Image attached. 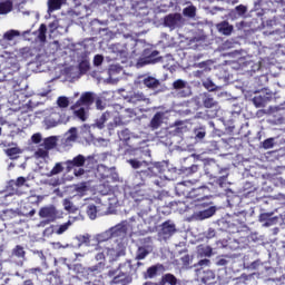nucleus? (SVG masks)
Segmentation results:
<instances>
[{
    "label": "nucleus",
    "mask_w": 285,
    "mask_h": 285,
    "mask_svg": "<svg viewBox=\"0 0 285 285\" xmlns=\"http://www.w3.org/2000/svg\"><path fill=\"white\" fill-rule=\"evenodd\" d=\"M191 181H181L176 185V193L179 197H190V190H193Z\"/></svg>",
    "instance_id": "9"
},
{
    "label": "nucleus",
    "mask_w": 285,
    "mask_h": 285,
    "mask_svg": "<svg viewBox=\"0 0 285 285\" xmlns=\"http://www.w3.org/2000/svg\"><path fill=\"white\" fill-rule=\"evenodd\" d=\"M181 13H170L165 17L164 24L171 30L181 26Z\"/></svg>",
    "instance_id": "8"
},
{
    "label": "nucleus",
    "mask_w": 285,
    "mask_h": 285,
    "mask_svg": "<svg viewBox=\"0 0 285 285\" xmlns=\"http://www.w3.org/2000/svg\"><path fill=\"white\" fill-rule=\"evenodd\" d=\"M111 282L112 284L128 285L132 282V277H130V272H120Z\"/></svg>",
    "instance_id": "12"
},
{
    "label": "nucleus",
    "mask_w": 285,
    "mask_h": 285,
    "mask_svg": "<svg viewBox=\"0 0 285 285\" xmlns=\"http://www.w3.org/2000/svg\"><path fill=\"white\" fill-rule=\"evenodd\" d=\"M79 242H81V244H90V236L89 235H82L79 237Z\"/></svg>",
    "instance_id": "60"
},
{
    "label": "nucleus",
    "mask_w": 285,
    "mask_h": 285,
    "mask_svg": "<svg viewBox=\"0 0 285 285\" xmlns=\"http://www.w3.org/2000/svg\"><path fill=\"white\" fill-rule=\"evenodd\" d=\"M198 266H210V259H207V258L200 259L198 262Z\"/></svg>",
    "instance_id": "62"
},
{
    "label": "nucleus",
    "mask_w": 285,
    "mask_h": 285,
    "mask_svg": "<svg viewBox=\"0 0 285 285\" xmlns=\"http://www.w3.org/2000/svg\"><path fill=\"white\" fill-rule=\"evenodd\" d=\"M273 214L264 213L259 215V222H265V226H275L278 219L277 217H272Z\"/></svg>",
    "instance_id": "19"
},
{
    "label": "nucleus",
    "mask_w": 285,
    "mask_h": 285,
    "mask_svg": "<svg viewBox=\"0 0 285 285\" xmlns=\"http://www.w3.org/2000/svg\"><path fill=\"white\" fill-rule=\"evenodd\" d=\"M135 202L139 209L142 210V213H148L150 210V206H153V199L142 196L141 198H135Z\"/></svg>",
    "instance_id": "14"
},
{
    "label": "nucleus",
    "mask_w": 285,
    "mask_h": 285,
    "mask_svg": "<svg viewBox=\"0 0 285 285\" xmlns=\"http://www.w3.org/2000/svg\"><path fill=\"white\" fill-rule=\"evenodd\" d=\"M69 132H73V135L69 134V136L67 137V141H77V128L71 127L69 129Z\"/></svg>",
    "instance_id": "52"
},
{
    "label": "nucleus",
    "mask_w": 285,
    "mask_h": 285,
    "mask_svg": "<svg viewBox=\"0 0 285 285\" xmlns=\"http://www.w3.org/2000/svg\"><path fill=\"white\" fill-rule=\"evenodd\" d=\"M145 57L142 58V63L148 65V63H159L161 61V57H159V51L158 50H145L144 51Z\"/></svg>",
    "instance_id": "10"
},
{
    "label": "nucleus",
    "mask_w": 285,
    "mask_h": 285,
    "mask_svg": "<svg viewBox=\"0 0 285 285\" xmlns=\"http://www.w3.org/2000/svg\"><path fill=\"white\" fill-rule=\"evenodd\" d=\"M196 253L199 257H213V247L210 245H198Z\"/></svg>",
    "instance_id": "16"
},
{
    "label": "nucleus",
    "mask_w": 285,
    "mask_h": 285,
    "mask_svg": "<svg viewBox=\"0 0 285 285\" xmlns=\"http://www.w3.org/2000/svg\"><path fill=\"white\" fill-rule=\"evenodd\" d=\"M3 222H10V219H14L17 217V212L13 209H6L1 215Z\"/></svg>",
    "instance_id": "36"
},
{
    "label": "nucleus",
    "mask_w": 285,
    "mask_h": 285,
    "mask_svg": "<svg viewBox=\"0 0 285 285\" xmlns=\"http://www.w3.org/2000/svg\"><path fill=\"white\" fill-rule=\"evenodd\" d=\"M253 101H254L256 108H262V106H264V100H262L261 97H254Z\"/></svg>",
    "instance_id": "56"
},
{
    "label": "nucleus",
    "mask_w": 285,
    "mask_h": 285,
    "mask_svg": "<svg viewBox=\"0 0 285 285\" xmlns=\"http://www.w3.org/2000/svg\"><path fill=\"white\" fill-rule=\"evenodd\" d=\"M19 153H21V149L17 148V147H11V148L7 149V155L11 159H16L17 156L19 155Z\"/></svg>",
    "instance_id": "46"
},
{
    "label": "nucleus",
    "mask_w": 285,
    "mask_h": 285,
    "mask_svg": "<svg viewBox=\"0 0 285 285\" xmlns=\"http://www.w3.org/2000/svg\"><path fill=\"white\" fill-rule=\"evenodd\" d=\"M218 173L222 174V173H225V175L218 177L216 179V184L220 187V188H224V186H226V181L228 179V171H226V169H218Z\"/></svg>",
    "instance_id": "35"
},
{
    "label": "nucleus",
    "mask_w": 285,
    "mask_h": 285,
    "mask_svg": "<svg viewBox=\"0 0 285 285\" xmlns=\"http://www.w3.org/2000/svg\"><path fill=\"white\" fill-rule=\"evenodd\" d=\"M38 215L40 219H43L40 222V226H48V224L63 218V212L57 209L55 205L41 207Z\"/></svg>",
    "instance_id": "1"
},
{
    "label": "nucleus",
    "mask_w": 285,
    "mask_h": 285,
    "mask_svg": "<svg viewBox=\"0 0 285 285\" xmlns=\"http://www.w3.org/2000/svg\"><path fill=\"white\" fill-rule=\"evenodd\" d=\"M14 37H19V31L9 30L3 35V39H6L7 41H12Z\"/></svg>",
    "instance_id": "47"
},
{
    "label": "nucleus",
    "mask_w": 285,
    "mask_h": 285,
    "mask_svg": "<svg viewBox=\"0 0 285 285\" xmlns=\"http://www.w3.org/2000/svg\"><path fill=\"white\" fill-rule=\"evenodd\" d=\"M198 208H205L195 214L196 219L204 220L213 217L215 215V207H209L208 203H198L196 204Z\"/></svg>",
    "instance_id": "5"
},
{
    "label": "nucleus",
    "mask_w": 285,
    "mask_h": 285,
    "mask_svg": "<svg viewBox=\"0 0 285 285\" xmlns=\"http://www.w3.org/2000/svg\"><path fill=\"white\" fill-rule=\"evenodd\" d=\"M148 98H146V95L144 92H135L129 97L130 104H141V101H146Z\"/></svg>",
    "instance_id": "31"
},
{
    "label": "nucleus",
    "mask_w": 285,
    "mask_h": 285,
    "mask_svg": "<svg viewBox=\"0 0 285 285\" xmlns=\"http://www.w3.org/2000/svg\"><path fill=\"white\" fill-rule=\"evenodd\" d=\"M125 112L126 115L116 116L114 118V122L108 125V130H115L117 126H124L130 121L128 119H132V117H135V110L132 109H126Z\"/></svg>",
    "instance_id": "3"
},
{
    "label": "nucleus",
    "mask_w": 285,
    "mask_h": 285,
    "mask_svg": "<svg viewBox=\"0 0 285 285\" xmlns=\"http://www.w3.org/2000/svg\"><path fill=\"white\" fill-rule=\"evenodd\" d=\"M95 104V92L92 91H86L82 92L80 98L70 107V110H77V108H81L83 106L85 108H90Z\"/></svg>",
    "instance_id": "2"
},
{
    "label": "nucleus",
    "mask_w": 285,
    "mask_h": 285,
    "mask_svg": "<svg viewBox=\"0 0 285 285\" xmlns=\"http://www.w3.org/2000/svg\"><path fill=\"white\" fill-rule=\"evenodd\" d=\"M164 268V265L156 264L147 268L146 273H144L145 279H155L157 277L159 271Z\"/></svg>",
    "instance_id": "15"
},
{
    "label": "nucleus",
    "mask_w": 285,
    "mask_h": 285,
    "mask_svg": "<svg viewBox=\"0 0 285 285\" xmlns=\"http://www.w3.org/2000/svg\"><path fill=\"white\" fill-rule=\"evenodd\" d=\"M217 30L222 35H225L226 37H228L229 35L233 33V26H230V23H228L227 21H223L217 24Z\"/></svg>",
    "instance_id": "22"
},
{
    "label": "nucleus",
    "mask_w": 285,
    "mask_h": 285,
    "mask_svg": "<svg viewBox=\"0 0 285 285\" xmlns=\"http://www.w3.org/2000/svg\"><path fill=\"white\" fill-rule=\"evenodd\" d=\"M209 189L206 186H200L198 188H191L189 191V199L198 202V204H204V199L208 198Z\"/></svg>",
    "instance_id": "4"
},
{
    "label": "nucleus",
    "mask_w": 285,
    "mask_h": 285,
    "mask_svg": "<svg viewBox=\"0 0 285 285\" xmlns=\"http://www.w3.org/2000/svg\"><path fill=\"white\" fill-rule=\"evenodd\" d=\"M66 3V0H48V12H57V10H61V6Z\"/></svg>",
    "instance_id": "21"
},
{
    "label": "nucleus",
    "mask_w": 285,
    "mask_h": 285,
    "mask_svg": "<svg viewBox=\"0 0 285 285\" xmlns=\"http://www.w3.org/2000/svg\"><path fill=\"white\" fill-rule=\"evenodd\" d=\"M184 17H188L189 19H195L197 17V7L188 6L183 10Z\"/></svg>",
    "instance_id": "34"
},
{
    "label": "nucleus",
    "mask_w": 285,
    "mask_h": 285,
    "mask_svg": "<svg viewBox=\"0 0 285 285\" xmlns=\"http://www.w3.org/2000/svg\"><path fill=\"white\" fill-rule=\"evenodd\" d=\"M78 68H79L80 75H86V72H88V70H90V59L83 58L79 62Z\"/></svg>",
    "instance_id": "32"
},
{
    "label": "nucleus",
    "mask_w": 285,
    "mask_h": 285,
    "mask_svg": "<svg viewBox=\"0 0 285 285\" xmlns=\"http://www.w3.org/2000/svg\"><path fill=\"white\" fill-rule=\"evenodd\" d=\"M197 170H199V166L191 165L190 167L183 168L181 173H184V175H195V173H197Z\"/></svg>",
    "instance_id": "43"
},
{
    "label": "nucleus",
    "mask_w": 285,
    "mask_h": 285,
    "mask_svg": "<svg viewBox=\"0 0 285 285\" xmlns=\"http://www.w3.org/2000/svg\"><path fill=\"white\" fill-rule=\"evenodd\" d=\"M275 139L274 138H267L263 141V148H265V150H268L269 148H273V146L275 145Z\"/></svg>",
    "instance_id": "50"
},
{
    "label": "nucleus",
    "mask_w": 285,
    "mask_h": 285,
    "mask_svg": "<svg viewBox=\"0 0 285 285\" xmlns=\"http://www.w3.org/2000/svg\"><path fill=\"white\" fill-rule=\"evenodd\" d=\"M107 255L110 256L111 262H117L121 256L126 255V252L119 250L117 252L115 248H107L106 249Z\"/></svg>",
    "instance_id": "27"
},
{
    "label": "nucleus",
    "mask_w": 285,
    "mask_h": 285,
    "mask_svg": "<svg viewBox=\"0 0 285 285\" xmlns=\"http://www.w3.org/2000/svg\"><path fill=\"white\" fill-rule=\"evenodd\" d=\"M118 137L120 141H130V130L124 129L120 132H118Z\"/></svg>",
    "instance_id": "45"
},
{
    "label": "nucleus",
    "mask_w": 285,
    "mask_h": 285,
    "mask_svg": "<svg viewBox=\"0 0 285 285\" xmlns=\"http://www.w3.org/2000/svg\"><path fill=\"white\" fill-rule=\"evenodd\" d=\"M203 86L209 92H215V90H217V88H218L217 85H215V82H213V80H210V79H206L205 81H203Z\"/></svg>",
    "instance_id": "40"
},
{
    "label": "nucleus",
    "mask_w": 285,
    "mask_h": 285,
    "mask_svg": "<svg viewBox=\"0 0 285 285\" xmlns=\"http://www.w3.org/2000/svg\"><path fill=\"white\" fill-rule=\"evenodd\" d=\"M67 170H72V168H81V166L86 165V157L83 155H78L73 157L71 160L66 161Z\"/></svg>",
    "instance_id": "11"
},
{
    "label": "nucleus",
    "mask_w": 285,
    "mask_h": 285,
    "mask_svg": "<svg viewBox=\"0 0 285 285\" xmlns=\"http://www.w3.org/2000/svg\"><path fill=\"white\" fill-rule=\"evenodd\" d=\"M75 115L80 119V121H86L88 119V116H86V109L83 107H80L78 110L73 109Z\"/></svg>",
    "instance_id": "42"
},
{
    "label": "nucleus",
    "mask_w": 285,
    "mask_h": 285,
    "mask_svg": "<svg viewBox=\"0 0 285 285\" xmlns=\"http://www.w3.org/2000/svg\"><path fill=\"white\" fill-rule=\"evenodd\" d=\"M10 68H17V63H10V61H6L4 62V67H3V70H6L4 72L7 73V75H12V71H9L10 70Z\"/></svg>",
    "instance_id": "53"
},
{
    "label": "nucleus",
    "mask_w": 285,
    "mask_h": 285,
    "mask_svg": "<svg viewBox=\"0 0 285 285\" xmlns=\"http://www.w3.org/2000/svg\"><path fill=\"white\" fill-rule=\"evenodd\" d=\"M60 173H63V164L57 163L53 168L50 170L48 177H55V175H60Z\"/></svg>",
    "instance_id": "37"
},
{
    "label": "nucleus",
    "mask_w": 285,
    "mask_h": 285,
    "mask_svg": "<svg viewBox=\"0 0 285 285\" xmlns=\"http://www.w3.org/2000/svg\"><path fill=\"white\" fill-rule=\"evenodd\" d=\"M204 137H206V131L204 130L196 131V139H204Z\"/></svg>",
    "instance_id": "63"
},
{
    "label": "nucleus",
    "mask_w": 285,
    "mask_h": 285,
    "mask_svg": "<svg viewBox=\"0 0 285 285\" xmlns=\"http://www.w3.org/2000/svg\"><path fill=\"white\" fill-rule=\"evenodd\" d=\"M57 136H50L45 138L43 140V146L47 150H52L55 148H57Z\"/></svg>",
    "instance_id": "26"
},
{
    "label": "nucleus",
    "mask_w": 285,
    "mask_h": 285,
    "mask_svg": "<svg viewBox=\"0 0 285 285\" xmlns=\"http://www.w3.org/2000/svg\"><path fill=\"white\" fill-rule=\"evenodd\" d=\"M28 273H30L31 275H41V273H43V269H41V267L30 268Z\"/></svg>",
    "instance_id": "57"
},
{
    "label": "nucleus",
    "mask_w": 285,
    "mask_h": 285,
    "mask_svg": "<svg viewBox=\"0 0 285 285\" xmlns=\"http://www.w3.org/2000/svg\"><path fill=\"white\" fill-rule=\"evenodd\" d=\"M150 255V250L146 246H139L136 250L135 259L137 262H141V259H146L147 256Z\"/></svg>",
    "instance_id": "25"
},
{
    "label": "nucleus",
    "mask_w": 285,
    "mask_h": 285,
    "mask_svg": "<svg viewBox=\"0 0 285 285\" xmlns=\"http://www.w3.org/2000/svg\"><path fill=\"white\" fill-rule=\"evenodd\" d=\"M14 8V3L12 0H4L0 2V14H9V12H12V9Z\"/></svg>",
    "instance_id": "23"
},
{
    "label": "nucleus",
    "mask_w": 285,
    "mask_h": 285,
    "mask_svg": "<svg viewBox=\"0 0 285 285\" xmlns=\"http://www.w3.org/2000/svg\"><path fill=\"white\" fill-rule=\"evenodd\" d=\"M235 11L237 12V14H238L239 17H244V14H245L246 12H248V8H246V6H244V4H239V6H237V7L235 8Z\"/></svg>",
    "instance_id": "51"
},
{
    "label": "nucleus",
    "mask_w": 285,
    "mask_h": 285,
    "mask_svg": "<svg viewBox=\"0 0 285 285\" xmlns=\"http://www.w3.org/2000/svg\"><path fill=\"white\" fill-rule=\"evenodd\" d=\"M87 215L88 217H90L91 219H97V206L95 205H89L87 207Z\"/></svg>",
    "instance_id": "44"
},
{
    "label": "nucleus",
    "mask_w": 285,
    "mask_h": 285,
    "mask_svg": "<svg viewBox=\"0 0 285 285\" xmlns=\"http://www.w3.org/2000/svg\"><path fill=\"white\" fill-rule=\"evenodd\" d=\"M256 6H258L263 10H271V7L273 6V0H257Z\"/></svg>",
    "instance_id": "39"
},
{
    "label": "nucleus",
    "mask_w": 285,
    "mask_h": 285,
    "mask_svg": "<svg viewBox=\"0 0 285 285\" xmlns=\"http://www.w3.org/2000/svg\"><path fill=\"white\" fill-rule=\"evenodd\" d=\"M174 233H177V227L170 220H166L161 224L159 236L163 239H170Z\"/></svg>",
    "instance_id": "6"
},
{
    "label": "nucleus",
    "mask_w": 285,
    "mask_h": 285,
    "mask_svg": "<svg viewBox=\"0 0 285 285\" xmlns=\"http://www.w3.org/2000/svg\"><path fill=\"white\" fill-rule=\"evenodd\" d=\"M26 184V179L23 177H18L16 180V186H23Z\"/></svg>",
    "instance_id": "64"
},
{
    "label": "nucleus",
    "mask_w": 285,
    "mask_h": 285,
    "mask_svg": "<svg viewBox=\"0 0 285 285\" xmlns=\"http://www.w3.org/2000/svg\"><path fill=\"white\" fill-rule=\"evenodd\" d=\"M159 285H178L179 284V279H177V276L170 273H167L165 275H163L160 282L158 283Z\"/></svg>",
    "instance_id": "18"
},
{
    "label": "nucleus",
    "mask_w": 285,
    "mask_h": 285,
    "mask_svg": "<svg viewBox=\"0 0 285 285\" xmlns=\"http://www.w3.org/2000/svg\"><path fill=\"white\" fill-rule=\"evenodd\" d=\"M128 164H130L131 168H134L135 170H137V168H141V161L137 159H129Z\"/></svg>",
    "instance_id": "55"
},
{
    "label": "nucleus",
    "mask_w": 285,
    "mask_h": 285,
    "mask_svg": "<svg viewBox=\"0 0 285 285\" xmlns=\"http://www.w3.org/2000/svg\"><path fill=\"white\" fill-rule=\"evenodd\" d=\"M65 210H72V202L65 199L63 200Z\"/></svg>",
    "instance_id": "61"
},
{
    "label": "nucleus",
    "mask_w": 285,
    "mask_h": 285,
    "mask_svg": "<svg viewBox=\"0 0 285 285\" xmlns=\"http://www.w3.org/2000/svg\"><path fill=\"white\" fill-rule=\"evenodd\" d=\"M173 86H174L175 90H181V89L186 88V81L178 79V80L174 81Z\"/></svg>",
    "instance_id": "49"
},
{
    "label": "nucleus",
    "mask_w": 285,
    "mask_h": 285,
    "mask_svg": "<svg viewBox=\"0 0 285 285\" xmlns=\"http://www.w3.org/2000/svg\"><path fill=\"white\" fill-rule=\"evenodd\" d=\"M57 105L59 106V108H68L70 106V100L68 99V97L60 96L57 99Z\"/></svg>",
    "instance_id": "41"
},
{
    "label": "nucleus",
    "mask_w": 285,
    "mask_h": 285,
    "mask_svg": "<svg viewBox=\"0 0 285 285\" xmlns=\"http://www.w3.org/2000/svg\"><path fill=\"white\" fill-rule=\"evenodd\" d=\"M72 226V220H68L67 223H63L62 225H59L56 229V235H63L68 228Z\"/></svg>",
    "instance_id": "38"
},
{
    "label": "nucleus",
    "mask_w": 285,
    "mask_h": 285,
    "mask_svg": "<svg viewBox=\"0 0 285 285\" xmlns=\"http://www.w3.org/2000/svg\"><path fill=\"white\" fill-rule=\"evenodd\" d=\"M164 117H165L164 111H157L154 115V117L151 118V120L149 122V127L151 128V130H157V129L161 128V125L164 124Z\"/></svg>",
    "instance_id": "13"
},
{
    "label": "nucleus",
    "mask_w": 285,
    "mask_h": 285,
    "mask_svg": "<svg viewBox=\"0 0 285 285\" xmlns=\"http://www.w3.org/2000/svg\"><path fill=\"white\" fill-rule=\"evenodd\" d=\"M101 63H104V56L96 55L94 57V66L99 67V66H101Z\"/></svg>",
    "instance_id": "54"
},
{
    "label": "nucleus",
    "mask_w": 285,
    "mask_h": 285,
    "mask_svg": "<svg viewBox=\"0 0 285 285\" xmlns=\"http://www.w3.org/2000/svg\"><path fill=\"white\" fill-rule=\"evenodd\" d=\"M148 171L150 175H155L157 177V175H161V173H164V165H161V163H155L148 167Z\"/></svg>",
    "instance_id": "30"
},
{
    "label": "nucleus",
    "mask_w": 285,
    "mask_h": 285,
    "mask_svg": "<svg viewBox=\"0 0 285 285\" xmlns=\"http://www.w3.org/2000/svg\"><path fill=\"white\" fill-rule=\"evenodd\" d=\"M109 118H110V112H104V114L100 116V118H98V119L96 120V124H95L96 128H99L100 130H101L102 128H105L106 122L108 121Z\"/></svg>",
    "instance_id": "28"
},
{
    "label": "nucleus",
    "mask_w": 285,
    "mask_h": 285,
    "mask_svg": "<svg viewBox=\"0 0 285 285\" xmlns=\"http://www.w3.org/2000/svg\"><path fill=\"white\" fill-rule=\"evenodd\" d=\"M144 86H146V88H150L151 90H155V88H159V80L156 79L155 77H150L148 76L147 78H145L142 80Z\"/></svg>",
    "instance_id": "24"
},
{
    "label": "nucleus",
    "mask_w": 285,
    "mask_h": 285,
    "mask_svg": "<svg viewBox=\"0 0 285 285\" xmlns=\"http://www.w3.org/2000/svg\"><path fill=\"white\" fill-rule=\"evenodd\" d=\"M203 284L210 285L215 283V273L213 271L204 272V275L202 277Z\"/></svg>",
    "instance_id": "29"
},
{
    "label": "nucleus",
    "mask_w": 285,
    "mask_h": 285,
    "mask_svg": "<svg viewBox=\"0 0 285 285\" xmlns=\"http://www.w3.org/2000/svg\"><path fill=\"white\" fill-rule=\"evenodd\" d=\"M76 190L77 193H86L88 190V186H86V184L78 185Z\"/></svg>",
    "instance_id": "59"
},
{
    "label": "nucleus",
    "mask_w": 285,
    "mask_h": 285,
    "mask_svg": "<svg viewBox=\"0 0 285 285\" xmlns=\"http://www.w3.org/2000/svg\"><path fill=\"white\" fill-rule=\"evenodd\" d=\"M20 259V262H23L26 259V250L21 245H17L11 253V259Z\"/></svg>",
    "instance_id": "20"
},
{
    "label": "nucleus",
    "mask_w": 285,
    "mask_h": 285,
    "mask_svg": "<svg viewBox=\"0 0 285 285\" xmlns=\"http://www.w3.org/2000/svg\"><path fill=\"white\" fill-rule=\"evenodd\" d=\"M48 32V27L46 23H41L39 29L33 33L37 35L39 41H46V33Z\"/></svg>",
    "instance_id": "33"
},
{
    "label": "nucleus",
    "mask_w": 285,
    "mask_h": 285,
    "mask_svg": "<svg viewBox=\"0 0 285 285\" xmlns=\"http://www.w3.org/2000/svg\"><path fill=\"white\" fill-rule=\"evenodd\" d=\"M31 140L33 144H41V134H33Z\"/></svg>",
    "instance_id": "58"
},
{
    "label": "nucleus",
    "mask_w": 285,
    "mask_h": 285,
    "mask_svg": "<svg viewBox=\"0 0 285 285\" xmlns=\"http://www.w3.org/2000/svg\"><path fill=\"white\" fill-rule=\"evenodd\" d=\"M203 106L204 108H214L210 117H217V112L219 110V102L213 98V95L210 94H204L203 95Z\"/></svg>",
    "instance_id": "7"
},
{
    "label": "nucleus",
    "mask_w": 285,
    "mask_h": 285,
    "mask_svg": "<svg viewBox=\"0 0 285 285\" xmlns=\"http://www.w3.org/2000/svg\"><path fill=\"white\" fill-rule=\"evenodd\" d=\"M36 157H39L40 159H46L49 157V153L48 150L45 148H39L37 151H36Z\"/></svg>",
    "instance_id": "48"
},
{
    "label": "nucleus",
    "mask_w": 285,
    "mask_h": 285,
    "mask_svg": "<svg viewBox=\"0 0 285 285\" xmlns=\"http://www.w3.org/2000/svg\"><path fill=\"white\" fill-rule=\"evenodd\" d=\"M106 269V263L105 262H99L98 264L91 266L88 268V275H94L101 277V273Z\"/></svg>",
    "instance_id": "17"
}]
</instances>
